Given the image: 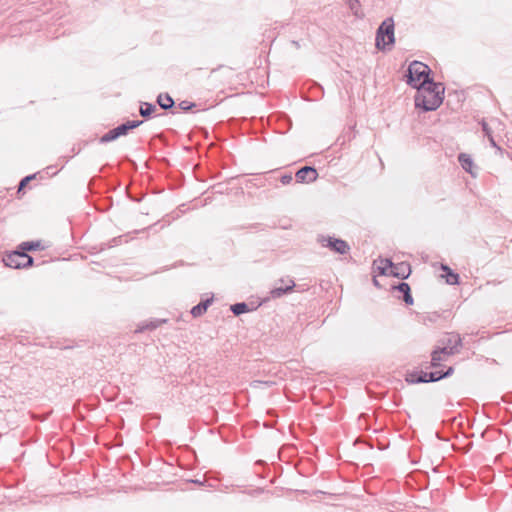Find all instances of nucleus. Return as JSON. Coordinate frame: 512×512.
I'll list each match as a JSON object with an SVG mask.
<instances>
[{
    "instance_id": "f257e3e1",
    "label": "nucleus",
    "mask_w": 512,
    "mask_h": 512,
    "mask_svg": "<svg viewBox=\"0 0 512 512\" xmlns=\"http://www.w3.org/2000/svg\"><path fill=\"white\" fill-rule=\"evenodd\" d=\"M415 96V106L424 111L436 110L443 102L445 88L442 83L429 82L420 88Z\"/></svg>"
},
{
    "instance_id": "f03ea898",
    "label": "nucleus",
    "mask_w": 512,
    "mask_h": 512,
    "mask_svg": "<svg viewBox=\"0 0 512 512\" xmlns=\"http://www.w3.org/2000/svg\"><path fill=\"white\" fill-rule=\"evenodd\" d=\"M430 68L419 61H413L408 68V84L414 88H420L429 82Z\"/></svg>"
},
{
    "instance_id": "7ed1b4c3",
    "label": "nucleus",
    "mask_w": 512,
    "mask_h": 512,
    "mask_svg": "<svg viewBox=\"0 0 512 512\" xmlns=\"http://www.w3.org/2000/svg\"><path fill=\"white\" fill-rule=\"evenodd\" d=\"M394 42V21L392 18H386L377 30L376 47L380 50L390 49Z\"/></svg>"
},
{
    "instance_id": "20e7f679",
    "label": "nucleus",
    "mask_w": 512,
    "mask_h": 512,
    "mask_svg": "<svg viewBox=\"0 0 512 512\" xmlns=\"http://www.w3.org/2000/svg\"><path fill=\"white\" fill-rule=\"evenodd\" d=\"M3 261L6 266L14 269L29 267L33 263L32 257L25 252L18 251L6 255Z\"/></svg>"
},
{
    "instance_id": "39448f33",
    "label": "nucleus",
    "mask_w": 512,
    "mask_h": 512,
    "mask_svg": "<svg viewBox=\"0 0 512 512\" xmlns=\"http://www.w3.org/2000/svg\"><path fill=\"white\" fill-rule=\"evenodd\" d=\"M142 124V121H128L118 127L108 131L101 137V142H110L117 139L120 136L126 135L131 129H134Z\"/></svg>"
},
{
    "instance_id": "423d86ee",
    "label": "nucleus",
    "mask_w": 512,
    "mask_h": 512,
    "mask_svg": "<svg viewBox=\"0 0 512 512\" xmlns=\"http://www.w3.org/2000/svg\"><path fill=\"white\" fill-rule=\"evenodd\" d=\"M319 242L322 244V246L328 247L332 251L339 254H346L350 250V247L347 244V242L342 239L321 236L319 238Z\"/></svg>"
},
{
    "instance_id": "0eeeda50",
    "label": "nucleus",
    "mask_w": 512,
    "mask_h": 512,
    "mask_svg": "<svg viewBox=\"0 0 512 512\" xmlns=\"http://www.w3.org/2000/svg\"><path fill=\"white\" fill-rule=\"evenodd\" d=\"M278 282L281 284H285V286L275 287L272 290H270L269 296L266 297L264 301L281 298L283 295L292 292L295 287V282L292 279H280Z\"/></svg>"
},
{
    "instance_id": "6e6552de",
    "label": "nucleus",
    "mask_w": 512,
    "mask_h": 512,
    "mask_svg": "<svg viewBox=\"0 0 512 512\" xmlns=\"http://www.w3.org/2000/svg\"><path fill=\"white\" fill-rule=\"evenodd\" d=\"M295 176L298 182H312L317 178V171L313 167L305 166L299 169Z\"/></svg>"
},
{
    "instance_id": "1a4fd4ad",
    "label": "nucleus",
    "mask_w": 512,
    "mask_h": 512,
    "mask_svg": "<svg viewBox=\"0 0 512 512\" xmlns=\"http://www.w3.org/2000/svg\"><path fill=\"white\" fill-rule=\"evenodd\" d=\"M411 270L410 266L406 263H400L395 265L394 268H392L390 275H393L395 277L405 279L409 276Z\"/></svg>"
},
{
    "instance_id": "9d476101",
    "label": "nucleus",
    "mask_w": 512,
    "mask_h": 512,
    "mask_svg": "<svg viewBox=\"0 0 512 512\" xmlns=\"http://www.w3.org/2000/svg\"><path fill=\"white\" fill-rule=\"evenodd\" d=\"M481 125L484 135L488 138L490 144L498 151H501V148L496 144L495 141L496 131L489 124L486 123V120H482Z\"/></svg>"
},
{
    "instance_id": "9b49d317",
    "label": "nucleus",
    "mask_w": 512,
    "mask_h": 512,
    "mask_svg": "<svg viewBox=\"0 0 512 512\" xmlns=\"http://www.w3.org/2000/svg\"><path fill=\"white\" fill-rule=\"evenodd\" d=\"M458 159H459V162H460L462 168L465 171L470 173L472 176H476V173L473 170V167H474L473 160L469 155H467L465 153H461L459 155Z\"/></svg>"
},
{
    "instance_id": "f8f14e48",
    "label": "nucleus",
    "mask_w": 512,
    "mask_h": 512,
    "mask_svg": "<svg viewBox=\"0 0 512 512\" xmlns=\"http://www.w3.org/2000/svg\"><path fill=\"white\" fill-rule=\"evenodd\" d=\"M375 263L382 275H390L392 268H394V264L389 259H379Z\"/></svg>"
},
{
    "instance_id": "ddd939ff",
    "label": "nucleus",
    "mask_w": 512,
    "mask_h": 512,
    "mask_svg": "<svg viewBox=\"0 0 512 512\" xmlns=\"http://www.w3.org/2000/svg\"><path fill=\"white\" fill-rule=\"evenodd\" d=\"M396 289L399 292L403 293V300L406 304H408V305L413 304V298L410 293V286L407 283H405V282L400 283L398 286H396Z\"/></svg>"
},
{
    "instance_id": "4468645a",
    "label": "nucleus",
    "mask_w": 512,
    "mask_h": 512,
    "mask_svg": "<svg viewBox=\"0 0 512 512\" xmlns=\"http://www.w3.org/2000/svg\"><path fill=\"white\" fill-rule=\"evenodd\" d=\"M157 102L160 105V107L164 110H167V109L173 107V105H174L173 99L168 94H165V95L160 94L158 96Z\"/></svg>"
},
{
    "instance_id": "2eb2a0df",
    "label": "nucleus",
    "mask_w": 512,
    "mask_h": 512,
    "mask_svg": "<svg viewBox=\"0 0 512 512\" xmlns=\"http://www.w3.org/2000/svg\"><path fill=\"white\" fill-rule=\"evenodd\" d=\"M210 300H206L205 302H201L199 303L198 305L194 306L192 309H191V314L194 316V317H199L201 316L203 313L206 312L209 304H210Z\"/></svg>"
},
{
    "instance_id": "dca6fc26",
    "label": "nucleus",
    "mask_w": 512,
    "mask_h": 512,
    "mask_svg": "<svg viewBox=\"0 0 512 512\" xmlns=\"http://www.w3.org/2000/svg\"><path fill=\"white\" fill-rule=\"evenodd\" d=\"M445 345L452 346L458 349L461 346V338L458 334H451L447 337V339L443 342Z\"/></svg>"
},
{
    "instance_id": "f3484780",
    "label": "nucleus",
    "mask_w": 512,
    "mask_h": 512,
    "mask_svg": "<svg viewBox=\"0 0 512 512\" xmlns=\"http://www.w3.org/2000/svg\"><path fill=\"white\" fill-rule=\"evenodd\" d=\"M442 269L447 272L446 282L448 284L454 285L458 283L459 276L456 273H453L448 266L442 265Z\"/></svg>"
},
{
    "instance_id": "a211bd4d",
    "label": "nucleus",
    "mask_w": 512,
    "mask_h": 512,
    "mask_svg": "<svg viewBox=\"0 0 512 512\" xmlns=\"http://www.w3.org/2000/svg\"><path fill=\"white\" fill-rule=\"evenodd\" d=\"M453 372L452 368H449L445 373L440 372H429V382H434L442 379L443 377L449 376Z\"/></svg>"
},
{
    "instance_id": "6ab92c4d",
    "label": "nucleus",
    "mask_w": 512,
    "mask_h": 512,
    "mask_svg": "<svg viewBox=\"0 0 512 512\" xmlns=\"http://www.w3.org/2000/svg\"><path fill=\"white\" fill-rule=\"evenodd\" d=\"M156 106L150 103H143L140 107V114L143 117L150 116L153 112H155Z\"/></svg>"
},
{
    "instance_id": "aec40b11",
    "label": "nucleus",
    "mask_w": 512,
    "mask_h": 512,
    "mask_svg": "<svg viewBox=\"0 0 512 512\" xmlns=\"http://www.w3.org/2000/svg\"><path fill=\"white\" fill-rule=\"evenodd\" d=\"M231 310L235 315H240L248 311V306L246 303H236L231 306Z\"/></svg>"
},
{
    "instance_id": "412c9836",
    "label": "nucleus",
    "mask_w": 512,
    "mask_h": 512,
    "mask_svg": "<svg viewBox=\"0 0 512 512\" xmlns=\"http://www.w3.org/2000/svg\"><path fill=\"white\" fill-rule=\"evenodd\" d=\"M496 132L503 131V123L497 118H490L486 121Z\"/></svg>"
},
{
    "instance_id": "4be33fe9",
    "label": "nucleus",
    "mask_w": 512,
    "mask_h": 512,
    "mask_svg": "<svg viewBox=\"0 0 512 512\" xmlns=\"http://www.w3.org/2000/svg\"><path fill=\"white\" fill-rule=\"evenodd\" d=\"M445 359H446V357H444L441 354V352H439L438 350H435L432 353L431 364H432V366L436 367V366L440 365V362Z\"/></svg>"
},
{
    "instance_id": "5701e85b",
    "label": "nucleus",
    "mask_w": 512,
    "mask_h": 512,
    "mask_svg": "<svg viewBox=\"0 0 512 512\" xmlns=\"http://www.w3.org/2000/svg\"><path fill=\"white\" fill-rule=\"evenodd\" d=\"M438 351L441 352V354L444 357H446V356L453 355L454 353H456L458 351V349L444 344V346L442 348H440Z\"/></svg>"
},
{
    "instance_id": "b1692460",
    "label": "nucleus",
    "mask_w": 512,
    "mask_h": 512,
    "mask_svg": "<svg viewBox=\"0 0 512 512\" xmlns=\"http://www.w3.org/2000/svg\"><path fill=\"white\" fill-rule=\"evenodd\" d=\"M429 372H422L421 375L417 378H414L413 375H411V379L410 381L412 383H426V382H429L428 378H429Z\"/></svg>"
},
{
    "instance_id": "393cba45",
    "label": "nucleus",
    "mask_w": 512,
    "mask_h": 512,
    "mask_svg": "<svg viewBox=\"0 0 512 512\" xmlns=\"http://www.w3.org/2000/svg\"><path fill=\"white\" fill-rule=\"evenodd\" d=\"M160 323H161V321H158V320L157 321H151L149 323H146L145 325L140 326L136 330V332H142L145 329L153 330V329L157 328Z\"/></svg>"
},
{
    "instance_id": "a878e982",
    "label": "nucleus",
    "mask_w": 512,
    "mask_h": 512,
    "mask_svg": "<svg viewBox=\"0 0 512 512\" xmlns=\"http://www.w3.org/2000/svg\"><path fill=\"white\" fill-rule=\"evenodd\" d=\"M21 247L23 250H36L40 247V242H23Z\"/></svg>"
},
{
    "instance_id": "bb28decb",
    "label": "nucleus",
    "mask_w": 512,
    "mask_h": 512,
    "mask_svg": "<svg viewBox=\"0 0 512 512\" xmlns=\"http://www.w3.org/2000/svg\"><path fill=\"white\" fill-rule=\"evenodd\" d=\"M192 106H194V104H191V105H188V103L186 101H183L179 104V107L182 109V110H188L190 109Z\"/></svg>"
},
{
    "instance_id": "cd10ccee",
    "label": "nucleus",
    "mask_w": 512,
    "mask_h": 512,
    "mask_svg": "<svg viewBox=\"0 0 512 512\" xmlns=\"http://www.w3.org/2000/svg\"><path fill=\"white\" fill-rule=\"evenodd\" d=\"M271 384H272V382H268V381H266V382H262V381H255V382H254V385H255V386H256V385L271 386Z\"/></svg>"
},
{
    "instance_id": "c85d7f7f",
    "label": "nucleus",
    "mask_w": 512,
    "mask_h": 512,
    "mask_svg": "<svg viewBox=\"0 0 512 512\" xmlns=\"http://www.w3.org/2000/svg\"><path fill=\"white\" fill-rule=\"evenodd\" d=\"M291 180H292L291 176L286 175V176L282 177V183H284V184L289 183Z\"/></svg>"
},
{
    "instance_id": "c756f323",
    "label": "nucleus",
    "mask_w": 512,
    "mask_h": 512,
    "mask_svg": "<svg viewBox=\"0 0 512 512\" xmlns=\"http://www.w3.org/2000/svg\"><path fill=\"white\" fill-rule=\"evenodd\" d=\"M27 183H28V181L25 178L22 179L19 184V189H22Z\"/></svg>"
},
{
    "instance_id": "7c9ffc66",
    "label": "nucleus",
    "mask_w": 512,
    "mask_h": 512,
    "mask_svg": "<svg viewBox=\"0 0 512 512\" xmlns=\"http://www.w3.org/2000/svg\"><path fill=\"white\" fill-rule=\"evenodd\" d=\"M33 178H34V176H27V177H25V179H26L28 182H29V181H31V179H33Z\"/></svg>"
}]
</instances>
